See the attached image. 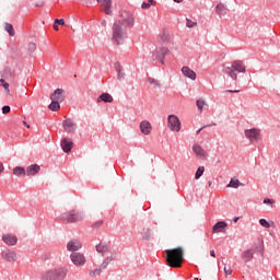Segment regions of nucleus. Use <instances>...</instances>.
<instances>
[{"label": "nucleus", "mask_w": 280, "mask_h": 280, "mask_svg": "<svg viewBox=\"0 0 280 280\" xmlns=\"http://www.w3.org/2000/svg\"><path fill=\"white\" fill-rule=\"evenodd\" d=\"M61 102H52L48 105V109L52 110L54 113L58 112L61 108V105L59 104Z\"/></svg>", "instance_id": "30"}, {"label": "nucleus", "mask_w": 280, "mask_h": 280, "mask_svg": "<svg viewBox=\"0 0 280 280\" xmlns=\"http://www.w3.org/2000/svg\"><path fill=\"white\" fill-rule=\"evenodd\" d=\"M225 93H240V91H237V90H228V91H225Z\"/></svg>", "instance_id": "48"}, {"label": "nucleus", "mask_w": 280, "mask_h": 280, "mask_svg": "<svg viewBox=\"0 0 280 280\" xmlns=\"http://www.w3.org/2000/svg\"><path fill=\"white\" fill-rule=\"evenodd\" d=\"M226 226H228L226 222L219 221L215 223V225L212 226V233L213 234L223 233Z\"/></svg>", "instance_id": "20"}, {"label": "nucleus", "mask_w": 280, "mask_h": 280, "mask_svg": "<svg viewBox=\"0 0 280 280\" xmlns=\"http://www.w3.org/2000/svg\"><path fill=\"white\" fill-rule=\"evenodd\" d=\"M202 131V129H198L197 133H200Z\"/></svg>", "instance_id": "56"}, {"label": "nucleus", "mask_w": 280, "mask_h": 280, "mask_svg": "<svg viewBox=\"0 0 280 280\" xmlns=\"http://www.w3.org/2000/svg\"><path fill=\"white\" fill-rule=\"evenodd\" d=\"M2 78L7 79V80H14L13 70H11L10 68H5L4 72L2 73Z\"/></svg>", "instance_id": "28"}, {"label": "nucleus", "mask_w": 280, "mask_h": 280, "mask_svg": "<svg viewBox=\"0 0 280 280\" xmlns=\"http://www.w3.org/2000/svg\"><path fill=\"white\" fill-rule=\"evenodd\" d=\"M102 221L96 222L95 224H93V229H97L102 226Z\"/></svg>", "instance_id": "47"}, {"label": "nucleus", "mask_w": 280, "mask_h": 280, "mask_svg": "<svg viewBox=\"0 0 280 280\" xmlns=\"http://www.w3.org/2000/svg\"><path fill=\"white\" fill-rule=\"evenodd\" d=\"M66 248L68 249V252H72V254H73V253L82 249V242H80L78 240L69 241Z\"/></svg>", "instance_id": "13"}, {"label": "nucleus", "mask_w": 280, "mask_h": 280, "mask_svg": "<svg viewBox=\"0 0 280 280\" xmlns=\"http://www.w3.org/2000/svg\"><path fill=\"white\" fill-rule=\"evenodd\" d=\"M54 31H56V32L59 31V26L57 24H54Z\"/></svg>", "instance_id": "50"}, {"label": "nucleus", "mask_w": 280, "mask_h": 280, "mask_svg": "<svg viewBox=\"0 0 280 280\" xmlns=\"http://www.w3.org/2000/svg\"><path fill=\"white\" fill-rule=\"evenodd\" d=\"M12 175H14L16 177L25 176L26 171L24 167L16 166L12 170Z\"/></svg>", "instance_id": "27"}, {"label": "nucleus", "mask_w": 280, "mask_h": 280, "mask_svg": "<svg viewBox=\"0 0 280 280\" xmlns=\"http://www.w3.org/2000/svg\"><path fill=\"white\" fill-rule=\"evenodd\" d=\"M110 247L107 244H98L96 245V253L101 254L102 256H106L109 254Z\"/></svg>", "instance_id": "23"}, {"label": "nucleus", "mask_w": 280, "mask_h": 280, "mask_svg": "<svg viewBox=\"0 0 280 280\" xmlns=\"http://www.w3.org/2000/svg\"><path fill=\"white\" fill-rule=\"evenodd\" d=\"M224 272H225V275H231L233 271L231 270L230 266H225L224 267Z\"/></svg>", "instance_id": "45"}, {"label": "nucleus", "mask_w": 280, "mask_h": 280, "mask_svg": "<svg viewBox=\"0 0 280 280\" xmlns=\"http://www.w3.org/2000/svg\"><path fill=\"white\" fill-rule=\"evenodd\" d=\"M259 223L265 229H270V224H269V222L266 221V219H260Z\"/></svg>", "instance_id": "40"}, {"label": "nucleus", "mask_w": 280, "mask_h": 280, "mask_svg": "<svg viewBox=\"0 0 280 280\" xmlns=\"http://www.w3.org/2000/svg\"><path fill=\"white\" fill-rule=\"evenodd\" d=\"M184 255L183 247L165 249V261L171 268H180L184 261Z\"/></svg>", "instance_id": "1"}, {"label": "nucleus", "mask_w": 280, "mask_h": 280, "mask_svg": "<svg viewBox=\"0 0 280 280\" xmlns=\"http://www.w3.org/2000/svg\"><path fill=\"white\" fill-rule=\"evenodd\" d=\"M197 26V23L196 22H192L191 20H186V27H196Z\"/></svg>", "instance_id": "39"}, {"label": "nucleus", "mask_w": 280, "mask_h": 280, "mask_svg": "<svg viewBox=\"0 0 280 280\" xmlns=\"http://www.w3.org/2000/svg\"><path fill=\"white\" fill-rule=\"evenodd\" d=\"M238 220H240V218H238V217H235V218L233 219V222H234V223H237Z\"/></svg>", "instance_id": "52"}, {"label": "nucleus", "mask_w": 280, "mask_h": 280, "mask_svg": "<svg viewBox=\"0 0 280 280\" xmlns=\"http://www.w3.org/2000/svg\"><path fill=\"white\" fill-rule=\"evenodd\" d=\"M140 131L141 135L149 136L152 132V125L147 120L141 121Z\"/></svg>", "instance_id": "18"}, {"label": "nucleus", "mask_w": 280, "mask_h": 280, "mask_svg": "<svg viewBox=\"0 0 280 280\" xmlns=\"http://www.w3.org/2000/svg\"><path fill=\"white\" fill-rule=\"evenodd\" d=\"M210 256H211V257H215V252L211 250V252H210Z\"/></svg>", "instance_id": "53"}, {"label": "nucleus", "mask_w": 280, "mask_h": 280, "mask_svg": "<svg viewBox=\"0 0 280 280\" xmlns=\"http://www.w3.org/2000/svg\"><path fill=\"white\" fill-rule=\"evenodd\" d=\"M241 258L243 259V261H245V264H248L249 261H252V259H254V252L252 249H247L243 252Z\"/></svg>", "instance_id": "25"}, {"label": "nucleus", "mask_w": 280, "mask_h": 280, "mask_svg": "<svg viewBox=\"0 0 280 280\" xmlns=\"http://www.w3.org/2000/svg\"><path fill=\"white\" fill-rule=\"evenodd\" d=\"M192 152L200 159H206L207 158V152L202 147L195 144L192 145Z\"/></svg>", "instance_id": "22"}, {"label": "nucleus", "mask_w": 280, "mask_h": 280, "mask_svg": "<svg viewBox=\"0 0 280 280\" xmlns=\"http://www.w3.org/2000/svg\"><path fill=\"white\" fill-rule=\"evenodd\" d=\"M69 269L67 267H59L54 269H48L40 276L42 280H65L68 276Z\"/></svg>", "instance_id": "2"}, {"label": "nucleus", "mask_w": 280, "mask_h": 280, "mask_svg": "<svg viewBox=\"0 0 280 280\" xmlns=\"http://www.w3.org/2000/svg\"><path fill=\"white\" fill-rule=\"evenodd\" d=\"M170 55V49L168 48H158V50H155L153 52V57H155L158 60L161 61L162 65H164V59L165 56Z\"/></svg>", "instance_id": "14"}, {"label": "nucleus", "mask_w": 280, "mask_h": 280, "mask_svg": "<svg viewBox=\"0 0 280 280\" xmlns=\"http://www.w3.org/2000/svg\"><path fill=\"white\" fill-rule=\"evenodd\" d=\"M113 103V96L109 93H102L101 96L96 100V103Z\"/></svg>", "instance_id": "26"}, {"label": "nucleus", "mask_w": 280, "mask_h": 280, "mask_svg": "<svg viewBox=\"0 0 280 280\" xmlns=\"http://www.w3.org/2000/svg\"><path fill=\"white\" fill-rule=\"evenodd\" d=\"M126 28L122 26L121 21H116L113 24V42L116 45H121L125 42Z\"/></svg>", "instance_id": "4"}, {"label": "nucleus", "mask_w": 280, "mask_h": 280, "mask_svg": "<svg viewBox=\"0 0 280 280\" xmlns=\"http://www.w3.org/2000/svg\"><path fill=\"white\" fill-rule=\"evenodd\" d=\"M182 73L185 75V78H188L191 81L197 80V73H195L194 70L189 69L187 66L182 68Z\"/></svg>", "instance_id": "19"}, {"label": "nucleus", "mask_w": 280, "mask_h": 280, "mask_svg": "<svg viewBox=\"0 0 280 280\" xmlns=\"http://www.w3.org/2000/svg\"><path fill=\"white\" fill-rule=\"evenodd\" d=\"M174 1V3H182L183 2V0H173Z\"/></svg>", "instance_id": "54"}, {"label": "nucleus", "mask_w": 280, "mask_h": 280, "mask_svg": "<svg viewBox=\"0 0 280 280\" xmlns=\"http://www.w3.org/2000/svg\"><path fill=\"white\" fill-rule=\"evenodd\" d=\"M150 5H152L151 3H148V2H143L141 3V9L143 10H149L150 9Z\"/></svg>", "instance_id": "42"}, {"label": "nucleus", "mask_w": 280, "mask_h": 280, "mask_svg": "<svg viewBox=\"0 0 280 280\" xmlns=\"http://www.w3.org/2000/svg\"><path fill=\"white\" fill-rule=\"evenodd\" d=\"M2 259L8 264H14L18 261V253L14 249H4L1 253Z\"/></svg>", "instance_id": "9"}, {"label": "nucleus", "mask_w": 280, "mask_h": 280, "mask_svg": "<svg viewBox=\"0 0 280 280\" xmlns=\"http://www.w3.org/2000/svg\"><path fill=\"white\" fill-rule=\"evenodd\" d=\"M2 242L8 246H16L18 237L14 234H4L2 235Z\"/></svg>", "instance_id": "15"}, {"label": "nucleus", "mask_w": 280, "mask_h": 280, "mask_svg": "<svg viewBox=\"0 0 280 280\" xmlns=\"http://www.w3.org/2000/svg\"><path fill=\"white\" fill-rule=\"evenodd\" d=\"M242 186V184L240 183V180L237 179H231L230 180V185H228V188H233V189H237V187Z\"/></svg>", "instance_id": "32"}, {"label": "nucleus", "mask_w": 280, "mask_h": 280, "mask_svg": "<svg viewBox=\"0 0 280 280\" xmlns=\"http://www.w3.org/2000/svg\"><path fill=\"white\" fill-rule=\"evenodd\" d=\"M167 128L173 132H179L182 130V121L176 115H168Z\"/></svg>", "instance_id": "6"}, {"label": "nucleus", "mask_w": 280, "mask_h": 280, "mask_svg": "<svg viewBox=\"0 0 280 280\" xmlns=\"http://www.w3.org/2000/svg\"><path fill=\"white\" fill-rule=\"evenodd\" d=\"M23 125L26 126V128H30V125H27L26 121H23Z\"/></svg>", "instance_id": "55"}, {"label": "nucleus", "mask_w": 280, "mask_h": 280, "mask_svg": "<svg viewBox=\"0 0 280 280\" xmlns=\"http://www.w3.org/2000/svg\"><path fill=\"white\" fill-rule=\"evenodd\" d=\"M54 23L59 24L60 26H65V20H62V19H60V20L56 19V20H54Z\"/></svg>", "instance_id": "43"}, {"label": "nucleus", "mask_w": 280, "mask_h": 280, "mask_svg": "<svg viewBox=\"0 0 280 280\" xmlns=\"http://www.w3.org/2000/svg\"><path fill=\"white\" fill-rule=\"evenodd\" d=\"M60 147L62 148V151L68 153L73 148V142H71V140L69 139H62V141L60 142Z\"/></svg>", "instance_id": "24"}, {"label": "nucleus", "mask_w": 280, "mask_h": 280, "mask_svg": "<svg viewBox=\"0 0 280 280\" xmlns=\"http://www.w3.org/2000/svg\"><path fill=\"white\" fill-rule=\"evenodd\" d=\"M10 112H11V107L10 106H3L2 107V114L8 115V114H10Z\"/></svg>", "instance_id": "41"}, {"label": "nucleus", "mask_w": 280, "mask_h": 280, "mask_svg": "<svg viewBox=\"0 0 280 280\" xmlns=\"http://www.w3.org/2000/svg\"><path fill=\"white\" fill-rule=\"evenodd\" d=\"M84 219V215L80 211L70 210L60 214V221L65 223H80Z\"/></svg>", "instance_id": "5"}, {"label": "nucleus", "mask_w": 280, "mask_h": 280, "mask_svg": "<svg viewBox=\"0 0 280 280\" xmlns=\"http://www.w3.org/2000/svg\"><path fill=\"white\" fill-rule=\"evenodd\" d=\"M215 12L219 16H224L226 15V7H224V4H217Z\"/></svg>", "instance_id": "29"}, {"label": "nucleus", "mask_w": 280, "mask_h": 280, "mask_svg": "<svg viewBox=\"0 0 280 280\" xmlns=\"http://www.w3.org/2000/svg\"><path fill=\"white\" fill-rule=\"evenodd\" d=\"M4 31L8 32L9 36L14 37V28L10 23L4 24Z\"/></svg>", "instance_id": "31"}, {"label": "nucleus", "mask_w": 280, "mask_h": 280, "mask_svg": "<svg viewBox=\"0 0 280 280\" xmlns=\"http://www.w3.org/2000/svg\"><path fill=\"white\" fill-rule=\"evenodd\" d=\"M69 258L71 259L72 265H74V267H84L86 264V257L85 255H83L82 253L79 252H74L72 253Z\"/></svg>", "instance_id": "7"}, {"label": "nucleus", "mask_w": 280, "mask_h": 280, "mask_svg": "<svg viewBox=\"0 0 280 280\" xmlns=\"http://www.w3.org/2000/svg\"><path fill=\"white\" fill-rule=\"evenodd\" d=\"M264 203H269V205H273L275 203V200L272 199H264Z\"/></svg>", "instance_id": "46"}, {"label": "nucleus", "mask_w": 280, "mask_h": 280, "mask_svg": "<svg viewBox=\"0 0 280 280\" xmlns=\"http://www.w3.org/2000/svg\"><path fill=\"white\" fill-rule=\"evenodd\" d=\"M0 257H1V253H0Z\"/></svg>", "instance_id": "57"}, {"label": "nucleus", "mask_w": 280, "mask_h": 280, "mask_svg": "<svg viewBox=\"0 0 280 280\" xmlns=\"http://www.w3.org/2000/svg\"><path fill=\"white\" fill-rule=\"evenodd\" d=\"M245 137L248 139L249 143H258L261 140L260 130L257 128L246 129Z\"/></svg>", "instance_id": "8"}, {"label": "nucleus", "mask_w": 280, "mask_h": 280, "mask_svg": "<svg viewBox=\"0 0 280 280\" xmlns=\"http://www.w3.org/2000/svg\"><path fill=\"white\" fill-rule=\"evenodd\" d=\"M0 85L4 88L5 93L10 94V84L4 81V79H0Z\"/></svg>", "instance_id": "35"}, {"label": "nucleus", "mask_w": 280, "mask_h": 280, "mask_svg": "<svg viewBox=\"0 0 280 280\" xmlns=\"http://www.w3.org/2000/svg\"><path fill=\"white\" fill-rule=\"evenodd\" d=\"M147 82H149L150 85H153L155 88H161V83L154 78L147 79Z\"/></svg>", "instance_id": "33"}, {"label": "nucleus", "mask_w": 280, "mask_h": 280, "mask_svg": "<svg viewBox=\"0 0 280 280\" xmlns=\"http://www.w3.org/2000/svg\"><path fill=\"white\" fill-rule=\"evenodd\" d=\"M206 105H207L206 102L202 101L201 98L197 101V108H198V110H199L200 113H202L203 106H206Z\"/></svg>", "instance_id": "36"}, {"label": "nucleus", "mask_w": 280, "mask_h": 280, "mask_svg": "<svg viewBox=\"0 0 280 280\" xmlns=\"http://www.w3.org/2000/svg\"><path fill=\"white\" fill-rule=\"evenodd\" d=\"M150 5H155V1L154 0H149Z\"/></svg>", "instance_id": "51"}, {"label": "nucleus", "mask_w": 280, "mask_h": 280, "mask_svg": "<svg viewBox=\"0 0 280 280\" xmlns=\"http://www.w3.org/2000/svg\"><path fill=\"white\" fill-rule=\"evenodd\" d=\"M25 172H26V176L33 177L37 175L38 172H40V166L37 164L30 165L28 167H26Z\"/></svg>", "instance_id": "21"}, {"label": "nucleus", "mask_w": 280, "mask_h": 280, "mask_svg": "<svg viewBox=\"0 0 280 280\" xmlns=\"http://www.w3.org/2000/svg\"><path fill=\"white\" fill-rule=\"evenodd\" d=\"M203 172H206V167L203 166L198 167L197 173H195V179L202 177Z\"/></svg>", "instance_id": "34"}, {"label": "nucleus", "mask_w": 280, "mask_h": 280, "mask_svg": "<svg viewBox=\"0 0 280 280\" xmlns=\"http://www.w3.org/2000/svg\"><path fill=\"white\" fill-rule=\"evenodd\" d=\"M117 80H125V72L121 71V68H117Z\"/></svg>", "instance_id": "37"}, {"label": "nucleus", "mask_w": 280, "mask_h": 280, "mask_svg": "<svg viewBox=\"0 0 280 280\" xmlns=\"http://www.w3.org/2000/svg\"><path fill=\"white\" fill-rule=\"evenodd\" d=\"M162 40H163V42H170V35L166 34V33H163V35H162Z\"/></svg>", "instance_id": "44"}, {"label": "nucleus", "mask_w": 280, "mask_h": 280, "mask_svg": "<svg viewBox=\"0 0 280 280\" xmlns=\"http://www.w3.org/2000/svg\"><path fill=\"white\" fill-rule=\"evenodd\" d=\"M50 101L62 103L65 102V90L56 89L52 94H50Z\"/></svg>", "instance_id": "11"}, {"label": "nucleus", "mask_w": 280, "mask_h": 280, "mask_svg": "<svg viewBox=\"0 0 280 280\" xmlns=\"http://www.w3.org/2000/svg\"><path fill=\"white\" fill-rule=\"evenodd\" d=\"M37 50V45L35 43H30L28 44V51L30 52H35Z\"/></svg>", "instance_id": "38"}, {"label": "nucleus", "mask_w": 280, "mask_h": 280, "mask_svg": "<svg viewBox=\"0 0 280 280\" xmlns=\"http://www.w3.org/2000/svg\"><path fill=\"white\" fill-rule=\"evenodd\" d=\"M3 172H4V165L0 163V174H2Z\"/></svg>", "instance_id": "49"}, {"label": "nucleus", "mask_w": 280, "mask_h": 280, "mask_svg": "<svg viewBox=\"0 0 280 280\" xmlns=\"http://www.w3.org/2000/svg\"><path fill=\"white\" fill-rule=\"evenodd\" d=\"M223 71L225 74L230 75L231 80L236 81L237 74L236 73H245L246 68L243 61L236 60L231 63V66H224Z\"/></svg>", "instance_id": "3"}, {"label": "nucleus", "mask_w": 280, "mask_h": 280, "mask_svg": "<svg viewBox=\"0 0 280 280\" xmlns=\"http://www.w3.org/2000/svg\"><path fill=\"white\" fill-rule=\"evenodd\" d=\"M113 260H114V256H113L112 258L105 259L104 262H102L101 268L93 270L92 272H90V275H91L92 277H95V276L101 275L102 269H106L107 266H109V264H110Z\"/></svg>", "instance_id": "17"}, {"label": "nucleus", "mask_w": 280, "mask_h": 280, "mask_svg": "<svg viewBox=\"0 0 280 280\" xmlns=\"http://www.w3.org/2000/svg\"><path fill=\"white\" fill-rule=\"evenodd\" d=\"M96 3H102L105 14L109 16L113 14V0H96Z\"/></svg>", "instance_id": "12"}, {"label": "nucleus", "mask_w": 280, "mask_h": 280, "mask_svg": "<svg viewBox=\"0 0 280 280\" xmlns=\"http://www.w3.org/2000/svg\"><path fill=\"white\" fill-rule=\"evenodd\" d=\"M120 22L125 23L128 27L135 26V18L130 11H120L119 12Z\"/></svg>", "instance_id": "10"}, {"label": "nucleus", "mask_w": 280, "mask_h": 280, "mask_svg": "<svg viewBox=\"0 0 280 280\" xmlns=\"http://www.w3.org/2000/svg\"><path fill=\"white\" fill-rule=\"evenodd\" d=\"M62 127L65 128V131L68 133H74V130L77 128V125L74 124V121L72 119H65V121H62Z\"/></svg>", "instance_id": "16"}]
</instances>
